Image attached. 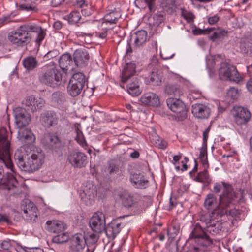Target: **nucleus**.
Instances as JSON below:
<instances>
[{
    "label": "nucleus",
    "instance_id": "obj_56",
    "mask_svg": "<svg viewBox=\"0 0 252 252\" xmlns=\"http://www.w3.org/2000/svg\"><path fill=\"white\" fill-rule=\"evenodd\" d=\"M11 247L10 241L9 240H4L0 243V248L2 250H8Z\"/></svg>",
    "mask_w": 252,
    "mask_h": 252
},
{
    "label": "nucleus",
    "instance_id": "obj_28",
    "mask_svg": "<svg viewBox=\"0 0 252 252\" xmlns=\"http://www.w3.org/2000/svg\"><path fill=\"white\" fill-rule=\"evenodd\" d=\"M40 73L43 75L44 79H62L63 76L59 70L55 67L45 66L40 71Z\"/></svg>",
    "mask_w": 252,
    "mask_h": 252
},
{
    "label": "nucleus",
    "instance_id": "obj_30",
    "mask_svg": "<svg viewBox=\"0 0 252 252\" xmlns=\"http://www.w3.org/2000/svg\"><path fill=\"white\" fill-rule=\"evenodd\" d=\"M240 51L247 55H252V35L241 39L239 45Z\"/></svg>",
    "mask_w": 252,
    "mask_h": 252
},
{
    "label": "nucleus",
    "instance_id": "obj_34",
    "mask_svg": "<svg viewBox=\"0 0 252 252\" xmlns=\"http://www.w3.org/2000/svg\"><path fill=\"white\" fill-rule=\"evenodd\" d=\"M51 99L52 102L58 107H61L66 101L64 93L60 91H57L53 93Z\"/></svg>",
    "mask_w": 252,
    "mask_h": 252
},
{
    "label": "nucleus",
    "instance_id": "obj_59",
    "mask_svg": "<svg viewBox=\"0 0 252 252\" xmlns=\"http://www.w3.org/2000/svg\"><path fill=\"white\" fill-rule=\"evenodd\" d=\"M220 19V17L217 15H214L213 16L210 17L208 19V23L211 25H214L216 24Z\"/></svg>",
    "mask_w": 252,
    "mask_h": 252
},
{
    "label": "nucleus",
    "instance_id": "obj_38",
    "mask_svg": "<svg viewBox=\"0 0 252 252\" xmlns=\"http://www.w3.org/2000/svg\"><path fill=\"white\" fill-rule=\"evenodd\" d=\"M195 181L202 183H210L211 181L207 170L205 169L202 172H199L194 179Z\"/></svg>",
    "mask_w": 252,
    "mask_h": 252
},
{
    "label": "nucleus",
    "instance_id": "obj_62",
    "mask_svg": "<svg viewBox=\"0 0 252 252\" xmlns=\"http://www.w3.org/2000/svg\"><path fill=\"white\" fill-rule=\"evenodd\" d=\"M91 10L89 7L88 5H87V8H84L81 9V13L84 16H88L91 14Z\"/></svg>",
    "mask_w": 252,
    "mask_h": 252
},
{
    "label": "nucleus",
    "instance_id": "obj_36",
    "mask_svg": "<svg viewBox=\"0 0 252 252\" xmlns=\"http://www.w3.org/2000/svg\"><path fill=\"white\" fill-rule=\"evenodd\" d=\"M121 16V14L120 12L115 8L114 10H110V11L105 15L104 19L106 22L113 24L115 23Z\"/></svg>",
    "mask_w": 252,
    "mask_h": 252
},
{
    "label": "nucleus",
    "instance_id": "obj_8",
    "mask_svg": "<svg viewBox=\"0 0 252 252\" xmlns=\"http://www.w3.org/2000/svg\"><path fill=\"white\" fill-rule=\"evenodd\" d=\"M206 233V230H204L201 225L197 223L195 225L189 238L195 239V242L198 245L207 247L212 244V240Z\"/></svg>",
    "mask_w": 252,
    "mask_h": 252
},
{
    "label": "nucleus",
    "instance_id": "obj_23",
    "mask_svg": "<svg viewBox=\"0 0 252 252\" xmlns=\"http://www.w3.org/2000/svg\"><path fill=\"white\" fill-rule=\"evenodd\" d=\"M211 113L210 108L203 104L196 103L192 106V113L197 118L207 119Z\"/></svg>",
    "mask_w": 252,
    "mask_h": 252
},
{
    "label": "nucleus",
    "instance_id": "obj_14",
    "mask_svg": "<svg viewBox=\"0 0 252 252\" xmlns=\"http://www.w3.org/2000/svg\"><path fill=\"white\" fill-rule=\"evenodd\" d=\"M87 158L84 153L79 151H72L68 154L67 160L73 167L81 168L87 164Z\"/></svg>",
    "mask_w": 252,
    "mask_h": 252
},
{
    "label": "nucleus",
    "instance_id": "obj_24",
    "mask_svg": "<svg viewBox=\"0 0 252 252\" xmlns=\"http://www.w3.org/2000/svg\"><path fill=\"white\" fill-rule=\"evenodd\" d=\"M124 226V223L119 222L118 220H114L105 227L104 230L106 235L109 239H114Z\"/></svg>",
    "mask_w": 252,
    "mask_h": 252
},
{
    "label": "nucleus",
    "instance_id": "obj_55",
    "mask_svg": "<svg viewBox=\"0 0 252 252\" xmlns=\"http://www.w3.org/2000/svg\"><path fill=\"white\" fill-rule=\"evenodd\" d=\"M59 54V52L57 50H53L51 51H49L45 55V57L48 59H51L54 58H55Z\"/></svg>",
    "mask_w": 252,
    "mask_h": 252
},
{
    "label": "nucleus",
    "instance_id": "obj_40",
    "mask_svg": "<svg viewBox=\"0 0 252 252\" xmlns=\"http://www.w3.org/2000/svg\"><path fill=\"white\" fill-rule=\"evenodd\" d=\"M235 198H229L226 201L229 202V205L225 208L226 213L224 215L230 216L232 217H238L241 214V211L235 208L229 209L232 204V201Z\"/></svg>",
    "mask_w": 252,
    "mask_h": 252
},
{
    "label": "nucleus",
    "instance_id": "obj_64",
    "mask_svg": "<svg viewBox=\"0 0 252 252\" xmlns=\"http://www.w3.org/2000/svg\"><path fill=\"white\" fill-rule=\"evenodd\" d=\"M29 252H44L43 250L39 247H30L28 248Z\"/></svg>",
    "mask_w": 252,
    "mask_h": 252
},
{
    "label": "nucleus",
    "instance_id": "obj_18",
    "mask_svg": "<svg viewBox=\"0 0 252 252\" xmlns=\"http://www.w3.org/2000/svg\"><path fill=\"white\" fill-rule=\"evenodd\" d=\"M121 87H126L127 92L132 96H137L142 92V89L137 80H121Z\"/></svg>",
    "mask_w": 252,
    "mask_h": 252
},
{
    "label": "nucleus",
    "instance_id": "obj_42",
    "mask_svg": "<svg viewBox=\"0 0 252 252\" xmlns=\"http://www.w3.org/2000/svg\"><path fill=\"white\" fill-rule=\"evenodd\" d=\"M228 32L222 29H218L216 30L210 36V38L215 41L217 39H221L224 37L227 36Z\"/></svg>",
    "mask_w": 252,
    "mask_h": 252
},
{
    "label": "nucleus",
    "instance_id": "obj_21",
    "mask_svg": "<svg viewBox=\"0 0 252 252\" xmlns=\"http://www.w3.org/2000/svg\"><path fill=\"white\" fill-rule=\"evenodd\" d=\"M23 217L29 222H33L36 221L38 217L37 208L33 203L29 202L24 207Z\"/></svg>",
    "mask_w": 252,
    "mask_h": 252
},
{
    "label": "nucleus",
    "instance_id": "obj_12",
    "mask_svg": "<svg viewBox=\"0 0 252 252\" xmlns=\"http://www.w3.org/2000/svg\"><path fill=\"white\" fill-rule=\"evenodd\" d=\"M15 123L19 128H22L28 125L31 121V116L26 110L21 107L16 108L14 110Z\"/></svg>",
    "mask_w": 252,
    "mask_h": 252
},
{
    "label": "nucleus",
    "instance_id": "obj_16",
    "mask_svg": "<svg viewBox=\"0 0 252 252\" xmlns=\"http://www.w3.org/2000/svg\"><path fill=\"white\" fill-rule=\"evenodd\" d=\"M41 124L47 127H50L58 124L59 117L53 111L47 110L42 112L39 117Z\"/></svg>",
    "mask_w": 252,
    "mask_h": 252
},
{
    "label": "nucleus",
    "instance_id": "obj_39",
    "mask_svg": "<svg viewBox=\"0 0 252 252\" xmlns=\"http://www.w3.org/2000/svg\"><path fill=\"white\" fill-rule=\"evenodd\" d=\"M50 145L53 148H60L62 146V141L59 137L56 134H52L49 136Z\"/></svg>",
    "mask_w": 252,
    "mask_h": 252
},
{
    "label": "nucleus",
    "instance_id": "obj_60",
    "mask_svg": "<svg viewBox=\"0 0 252 252\" xmlns=\"http://www.w3.org/2000/svg\"><path fill=\"white\" fill-rule=\"evenodd\" d=\"M72 79H85V76L81 72H75L72 73Z\"/></svg>",
    "mask_w": 252,
    "mask_h": 252
},
{
    "label": "nucleus",
    "instance_id": "obj_22",
    "mask_svg": "<svg viewBox=\"0 0 252 252\" xmlns=\"http://www.w3.org/2000/svg\"><path fill=\"white\" fill-rule=\"evenodd\" d=\"M17 138L22 144L25 145H31L35 142L36 140L35 136L28 128H20L18 131Z\"/></svg>",
    "mask_w": 252,
    "mask_h": 252
},
{
    "label": "nucleus",
    "instance_id": "obj_61",
    "mask_svg": "<svg viewBox=\"0 0 252 252\" xmlns=\"http://www.w3.org/2000/svg\"><path fill=\"white\" fill-rule=\"evenodd\" d=\"M11 15H7L0 18V25L9 23L11 21Z\"/></svg>",
    "mask_w": 252,
    "mask_h": 252
},
{
    "label": "nucleus",
    "instance_id": "obj_9",
    "mask_svg": "<svg viewBox=\"0 0 252 252\" xmlns=\"http://www.w3.org/2000/svg\"><path fill=\"white\" fill-rule=\"evenodd\" d=\"M219 75L220 79H243L240 76L236 67L230 65L226 61L221 63Z\"/></svg>",
    "mask_w": 252,
    "mask_h": 252
},
{
    "label": "nucleus",
    "instance_id": "obj_20",
    "mask_svg": "<svg viewBox=\"0 0 252 252\" xmlns=\"http://www.w3.org/2000/svg\"><path fill=\"white\" fill-rule=\"evenodd\" d=\"M73 61L77 67L86 66L89 60V55L85 49H76L73 55Z\"/></svg>",
    "mask_w": 252,
    "mask_h": 252
},
{
    "label": "nucleus",
    "instance_id": "obj_49",
    "mask_svg": "<svg viewBox=\"0 0 252 252\" xmlns=\"http://www.w3.org/2000/svg\"><path fill=\"white\" fill-rule=\"evenodd\" d=\"M153 19L154 20L153 25L156 26H159L164 20L163 15L160 12L154 14Z\"/></svg>",
    "mask_w": 252,
    "mask_h": 252
},
{
    "label": "nucleus",
    "instance_id": "obj_45",
    "mask_svg": "<svg viewBox=\"0 0 252 252\" xmlns=\"http://www.w3.org/2000/svg\"><path fill=\"white\" fill-rule=\"evenodd\" d=\"M199 158L205 168L209 166L207 160V153L205 149L202 148L200 151Z\"/></svg>",
    "mask_w": 252,
    "mask_h": 252
},
{
    "label": "nucleus",
    "instance_id": "obj_15",
    "mask_svg": "<svg viewBox=\"0 0 252 252\" xmlns=\"http://www.w3.org/2000/svg\"><path fill=\"white\" fill-rule=\"evenodd\" d=\"M96 194V186L91 182H88L83 188V192L80 194V197L82 201L86 205H91Z\"/></svg>",
    "mask_w": 252,
    "mask_h": 252
},
{
    "label": "nucleus",
    "instance_id": "obj_37",
    "mask_svg": "<svg viewBox=\"0 0 252 252\" xmlns=\"http://www.w3.org/2000/svg\"><path fill=\"white\" fill-rule=\"evenodd\" d=\"M150 139L151 142L155 145V146L159 148L163 149H165L168 146L167 142L165 140L160 138L156 133L152 135L150 137Z\"/></svg>",
    "mask_w": 252,
    "mask_h": 252
},
{
    "label": "nucleus",
    "instance_id": "obj_54",
    "mask_svg": "<svg viewBox=\"0 0 252 252\" xmlns=\"http://www.w3.org/2000/svg\"><path fill=\"white\" fill-rule=\"evenodd\" d=\"M164 6L171 9L176 8V0H165Z\"/></svg>",
    "mask_w": 252,
    "mask_h": 252
},
{
    "label": "nucleus",
    "instance_id": "obj_11",
    "mask_svg": "<svg viewBox=\"0 0 252 252\" xmlns=\"http://www.w3.org/2000/svg\"><path fill=\"white\" fill-rule=\"evenodd\" d=\"M235 123L239 125H244L248 123L251 119L250 111L246 108L235 106L231 111Z\"/></svg>",
    "mask_w": 252,
    "mask_h": 252
},
{
    "label": "nucleus",
    "instance_id": "obj_19",
    "mask_svg": "<svg viewBox=\"0 0 252 252\" xmlns=\"http://www.w3.org/2000/svg\"><path fill=\"white\" fill-rule=\"evenodd\" d=\"M23 104L32 112H34L41 109L44 106L45 101L40 97H35L33 95L29 96L26 98Z\"/></svg>",
    "mask_w": 252,
    "mask_h": 252
},
{
    "label": "nucleus",
    "instance_id": "obj_5",
    "mask_svg": "<svg viewBox=\"0 0 252 252\" xmlns=\"http://www.w3.org/2000/svg\"><path fill=\"white\" fill-rule=\"evenodd\" d=\"M222 190L223 193L220 195L219 199L220 201V206H226V201L229 198H235L236 194L233 190L231 185L228 183L222 182L221 183H215L213 187V191L216 193H220Z\"/></svg>",
    "mask_w": 252,
    "mask_h": 252
},
{
    "label": "nucleus",
    "instance_id": "obj_13",
    "mask_svg": "<svg viewBox=\"0 0 252 252\" xmlns=\"http://www.w3.org/2000/svg\"><path fill=\"white\" fill-rule=\"evenodd\" d=\"M90 226L94 232L98 233L102 232L106 227L104 214L101 212L94 214L90 219Z\"/></svg>",
    "mask_w": 252,
    "mask_h": 252
},
{
    "label": "nucleus",
    "instance_id": "obj_25",
    "mask_svg": "<svg viewBox=\"0 0 252 252\" xmlns=\"http://www.w3.org/2000/svg\"><path fill=\"white\" fill-rule=\"evenodd\" d=\"M85 80H70L67 86L68 93L72 96H76L81 92Z\"/></svg>",
    "mask_w": 252,
    "mask_h": 252
},
{
    "label": "nucleus",
    "instance_id": "obj_46",
    "mask_svg": "<svg viewBox=\"0 0 252 252\" xmlns=\"http://www.w3.org/2000/svg\"><path fill=\"white\" fill-rule=\"evenodd\" d=\"M239 94L238 90L234 87L230 88L227 93V97L233 100H237L239 97Z\"/></svg>",
    "mask_w": 252,
    "mask_h": 252
},
{
    "label": "nucleus",
    "instance_id": "obj_10",
    "mask_svg": "<svg viewBox=\"0 0 252 252\" xmlns=\"http://www.w3.org/2000/svg\"><path fill=\"white\" fill-rule=\"evenodd\" d=\"M86 244V242L85 237L81 234H76L72 236L70 241V252H93V250L90 251Z\"/></svg>",
    "mask_w": 252,
    "mask_h": 252
},
{
    "label": "nucleus",
    "instance_id": "obj_31",
    "mask_svg": "<svg viewBox=\"0 0 252 252\" xmlns=\"http://www.w3.org/2000/svg\"><path fill=\"white\" fill-rule=\"evenodd\" d=\"M22 63L26 70L30 71L37 67L38 61L35 57L30 56L24 59Z\"/></svg>",
    "mask_w": 252,
    "mask_h": 252
},
{
    "label": "nucleus",
    "instance_id": "obj_1",
    "mask_svg": "<svg viewBox=\"0 0 252 252\" xmlns=\"http://www.w3.org/2000/svg\"><path fill=\"white\" fill-rule=\"evenodd\" d=\"M10 146L7 129L1 127L0 128V184L5 185L9 190L16 188L18 184L17 180L13 175L11 173L5 175L3 168L4 166L15 173L11 158Z\"/></svg>",
    "mask_w": 252,
    "mask_h": 252
},
{
    "label": "nucleus",
    "instance_id": "obj_63",
    "mask_svg": "<svg viewBox=\"0 0 252 252\" xmlns=\"http://www.w3.org/2000/svg\"><path fill=\"white\" fill-rule=\"evenodd\" d=\"M10 222L8 217L6 215H0V223Z\"/></svg>",
    "mask_w": 252,
    "mask_h": 252
},
{
    "label": "nucleus",
    "instance_id": "obj_52",
    "mask_svg": "<svg viewBox=\"0 0 252 252\" xmlns=\"http://www.w3.org/2000/svg\"><path fill=\"white\" fill-rule=\"evenodd\" d=\"M16 6H17L18 9L22 11H30L36 10V8L35 6H32V5H29L28 3L22 4L18 6L17 4H16Z\"/></svg>",
    "mask_w": 252,
    "mask_h": 252
},
{
    "label": "nucleus",
    "instance_id": "obj_35",
    "mask_svg": "<svg viewBox=\"0 0 252 252\" xmlns=\"http://www.w3.org/2000/svg\"><path fill=\"white\" fill-rule=\"evenodd\" d=\"M147 38V33L145 30H140L135 33L134 43L135 46L139 47L144 43Z\"/></svg>",
    "mask_w": 252,
    "mask_h": 252
},
{
    "label": "nucleus",
    "instance_id": "obj_2",
    "mask_svg": "<svg viewBox=\"0 0 252 252\" xmlns=\"http://www.w3.org/2000/svg\"><path fill=\"white\" fill-rule=\"evenodd\" d=\"M46 30L35 24H24L20 26L16 30L11 32L8 40L17 46L23 47L28 44L32 39L31 33L36 34L35 42L40 45L46 35Z\"/></svg>",
    "mask_w": 252,
    "mask_h": 252
},
{
    "label": "nucleus",
    "instance_id": "obj_27",
    "mask_svg": "<svg viewBox=\"0 0 252 252\" xmlns=\"http://www.w3.org/2000/svg\"><path fill=\"white\" fill-rule=\"evenodd\" d=\"M66 228V225L63 221L58 220H48L46 223V229L52 233H60Z\"/></svg>",
    "mask_w": 252,
    "mask_h": 252
},
{
    "label": "nucleus",
    "instance_id": "obj_29",
    "mask_svg": "<svg viewBox=\"0 0 252 252\" xmlns=\"http://www.w3.org/2000/svg\"><path fill=\"white\" fill-rule=\"evenodd\" d=\"M73 62L71 54L68 53L63 54L58 59L59 66L64 73L69 69Z\"/></svg>",
    "mask_w": 252,
    "mask_h": 252
},
{
    "label": "nucleus",
    "instance_id": "obj_26",
    "mask_svg": "<svg viewBox=\"0 0 252 252\" xmlns=\"http://www.w3.org/2000/svg\"><path fill=\"white\" fill-rule=\"evenodd\" d=\"M140 101L143 105L154 107H157L160 104L158 96L152 92L144 93L140 98Z\"/></svg>",
    "mask_w": 252,
    "mask_h": 252
},
{
    "label": "nucleus",
    "instance_id": "obj_32",
    "mask_svg": "<svg viewBox=\"0 0 252 252\" xmlns=\"http://www.w3.org/2000/svg\"><path fill=\"white\" fill-rule=\"evenodd\" d=\"M164 92L168 94H174L175 96H180L183 94L182 91L177 85L169 82L165 84Z\"/></svg>",
    "mask_w": 252,
    "mask_h": 252
},
{
    "label": "nucleus",
    "instance_id": "obj_48",
    "mask_svg": "<svg viewBox=\"0 0 252 252\" xmlns=\"http://www.w3.org/2000/svg\"><path fill=\"white\" fill-rule=\"evenodd\" d=\"M41 83L52 88H56L62 84V80H40Z\"/></svg>",
    "mask_w": 252,
    "mask_h": 252
},
{
    "label": "nucleus",
    "instance_id": "obj_58",
    "mask_svg": "<svg viewBox=\"0 0 252 252\" xmlns=\"http://www.w3.org/2000/svg\"><path fill=\"white\" fill-rule=\"evenodd\" d=\"M75 5L77 7H79L82 9L84 8H87L88 3L84 0H81L77 1Z\"/></svg>",
    "mask_w": 252,
    "mask_h": 252
},
{
    "label": "nucleus",
    "instance_id": "obj_44",
    "mask_svg": "<svg viewBox=\"0 0 252 252\" xmlns=\"http://www.w3.org/2000/svg\"><path fill=\"white\" fill-rule=\"evenodd\" d=\"M119 171V166L114 162H111L106 169V172L109 175L116 174Z\"/></svg>",
    "mask_w": 252,
    "mask_h": 252
},
{
    "label": "nucleus",
    "instance_id": "obj_6",
    "mask_svg": "<svg viewBox=\"0 0 252 252\" xmlns=\"http://www.w3.org/2000/svg\"><path fill=\"white\" fill-rule=\"evenodd\" d=\"M200 221L205 224L206 232L212 235H221L225 231L226 223L219 221L214 222L210 216H201Z\"/></svg>",
    "mask_w": 252,
    "mask_h": 252
},
{
    "label": "nucleus",
    "instance_id": "obj_4",
    "mask_svg": "<svg viewBox=\"0 0 252 252\" xmlns=\"http://www.w3.org/2000/svg\"><path fill=\"white\" fill-rule=\"evenodd\" d=\"M229 202L226 201V206H220V201L219 199L218 202L216 196L210 193L206 196L204 202V206L205 209L208 210H212V217H221L226 213L225 208L229 205Z\"/></svg>",
    "mask_w": 252,
    "mask_h": 252
},
{
    "label": "nucleus",
    "instance_id": "obj_50",
    "mask_svg": "<svg viewBox=\"0 0 252 252\" xmlns=\"http://www.w3.org/2000/svg\"><path fill=\"white\" fill-rule=\"evenodd\" d=\"M215 65V62L214 59H209L206 58V67L208 69L209 73L210 74V77L212 76L211 75V73L214 72V67Z\"/></svg>",
    "mask_w": 252,
    "mask_h": 252
},
{
    "label": "nucleus",
    "instance_id": "obj_7",
    "mask_svg": "<svg viewBox=\"0 0 252 252\" xmlns=\"http://www.w3.org/2000/svg\"><path fill=\"white\" fill-rule=\"evenodd\" d=\"M167 105L170 109L176 114L178 121H183L187 116V108L180 99L170 98L167 100Z\"/></svg>",
    "mask_w": 252,
    "mask_h": 252
},
{
    "label": "nucleus",
    "instance_id": "obj_57",
    "mask_svg": "<svg viewBox=\"0 0 252 252\" xmlns=\"http://www.w3.org/2000/svg\"><path fill=\"white\" fill-rule=\"evenodd\" d=\"M144 2L148 6L150 12L155 10V2L156 0H143Z\"/></svg>",
    "mask_w": 252,
    "mask_h": 252
},
{
    "label": "nucleus",
    "instance_id": "obj_43",
    "mask_svg": "<svg viewBox=\"0 0 252 252\" xmlns=\"http://www.w3.org/2000/svg\"><path fill=\"white\" fill-rule=\"evenodd\" d=\"M68 240V235L63 231L58 233V234L52 238L53 243L56 244H61L67 242Z\"/></svg>",
    "mask_w": 252,
    "mask_h": 252
},
{
    "label": "nucleus",
    "instance_id": "obj_3",
    "mask_svg": "<svg viewBox=\"0 0 252 252\" xmlns=\"http://www.w3.org/2000/svg\"><path fill=\"white\" fill-rule=\"evenodd\" d=\"M26 148L21 147L14 154V159L19 169L28 173H32L38 170L41 166L44 156L41 152H33L30 156H26Z\"/></svg>",
    "mask_w": 252,
    "mask_h": 252
},
{
    "label": "nucleus",
    "instance_id": "obj_47",
    "mask_svg": "<svg viewBox=\"0 0 252 252\" xmlns=\"http://www.w3.org/2000/svg\"><path fill=\"white\" fill-rule=\"evenodd\" d=\"M181 15L186 20L188 23H191L194 21L195 18L194 15L191 12L187 11L185 9H182Z\"/></svg>",
    "mask_w": 252,
    "mask_h": 252
},
{
    "label": "nucleus",
    "instance_id": "obj_17",
    "mask_svg": "<svg viewBox=\"0 0 252 252\" xmlns=\"http://www.w3.org/2000/svg\"><path fill=\"white\" fill-rule=\"evenodd\" d=\"M132 185L138 189H145L149 186L148 178L143 173H131L129 177Z\"/></svg>",
    "mask_w": 252,
    "mask_h": 252
},
{
    "label": "nucleus",
    "instance_id": "obj_51",
    "mask_svg": "<svg viewBox=\"0 0 252 252\" xmlns=\"http://www.w3.org/2000/svg\"><path fill=\"white\" fill-rule=\"evenodd\" d=\"M162 83V80H146L145 81V84L150 86L152 89H154L157 86H160Z\"/></svg>",
    "mask_w": 252,
    "mask_h": 252
},
{
    "label": "nucleus",
    "instance_id": "obj_33",
    "mask_svg": "<svg viewBox=\"0 0 252 252\" xmlns=\"http://www.w3.org/2000/svg\"><path fill=\"white\" fill-rule=\"evenodd\" d=\"M136 65L132 63H127L123 71L122 79H129L135 73Z\"/></svg>",
    "mask_w": 252,
    "mask_h": 252
},
{
    "label": "nucleus",
    "instance_id": "obj_53",
    "mask_svg": "<svg viewBox=\"0 0 252 252\" xmlns=\"http://www.w3.org/2000/svg\"><path fill=\"white\" fill-rule=\"evenodd\" d=\"M180 227L177 224H173L168 228V233L171 237H174L179 232Z\"/></svg>",
    "mask_w": 252,
    "mask_h": 252
},
{
    "label": "nucleus",
    "instance_id": "obj_41",
    "mask_svg": "<svg viewBox=\"0 0 252 252\" xmlns=\"http://www.w3.org/2000/svg\"><path fill=\"white\" fill-rule=\"evenodd\" d=\"M81 19L79 12L73 11L68 15V21L70 24H78Z\"/></svg>",
    "mask_w": 252,
    "mask_h": 252
}]
</instances>
